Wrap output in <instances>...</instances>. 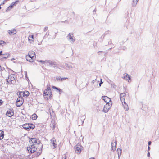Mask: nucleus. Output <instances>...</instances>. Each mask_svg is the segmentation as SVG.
I'll return each mask as SVG.
<instances>
[{"label":"nucleus","instance_id":"19","mask_svg":"<svg viewBox=\"0 0 159 159\" xmlns=\"http://www.w3.org/2000/svg\"><path fill=\"white\" fill-rule=\"evenodd\" d=\"M123 78L125 79L126 80L129 81V80L130 79V78L129 75L126 73L124 74L122 77Z\"/></svg>","mask_w":159,"mask_h":159},{"label":"nucleus","instance_id":"47","mask_svg":"<svg viewBox=\"0 0 159 159\" xmlns=\"http://www.w3.org/2000/svg\"><path fill=\"white\" fill-rule=\"evenodd\" d=\"M150 147L149 146H148V150H149L150 149Z\"/></svg>","mask_w":159,"mask_h":159},{"label":"nucleus","instance_id":"20","mask_svg":"<svg viewBox=\"0 0 159 159\" xmlns=\"http://www.w3.org/2000/svg\"><path fill=\"white\" fill-rule=\"evenodd\" d=\"M6 115L8 116L11 117L14 115V112L12 111H11V110L8 111L6 112Z\"/></svg>","mask_w":159,"mask_h":159},{"label":"nucleus","instance_id":"10","mask_svg":"<svg viewBox=\"0 0 159 159\" xmlns=\"http://www.w3.org/2000/svg\"><path fill=\"white\" fill-rule=\"evenodd\" d=\"M102 98L106 103V104L110 103V102H112L111 101V99L106 96H102Z\"/></svg>","mask_w":159,"mask_h":159},{"label":"nucleus","instance_id":"21","mask_svg":"<svg viewBox=\"0 0 159 159\" xmlns=\"http://www.w3.org/2000/svg\"><path fill=\"white\" fill-rule=\"evenodd\" d=\"M80 119L81 122L80 123V124H83L85 119V116L84 115H82L80 117Z\"/></svg>","mask_w":159,"mask_h":159},{"label":"nucleus","instance_id":"16","mask_svg":"<svg viewBox=\"0 0 159 159\" xmlns=\"http://www.w3.org/2000/svg\"><path fill=\"white\" fill-rule=\"evenodd\" d=\"M22 126L24 129L27 130H29L30 129V125L29 124H25L23 125Z\"/></svg>","mask_w":159,"mask_h":159},{"label":"nucleus","instance_id":"4","mask_svg":"<svg viewBox=\"0 0 159 159\" xmlns=\"http://www.w3.org/2000/svg\"><path fill=\"white\" fill-rule=\"evenodd\" d=\"M112 102L106 104L104 106L103 111L105 113H107L111 108L112 106Z\"/></svg>","mask_w":159,"mask_h":159},{"label":"nucleus","instance_id":"33","mask_svg":"<svg viewBox=\"0 0 159 159\" xmlns=\"http://www.w3.org/2000/svg\"><path fill=\"white\" fill-rule=\"evenodd\" d=\"M30 129H33L34 128L35 126L34 125H33L32 124H30Z\"/></svg>","mask_w":159,"mask_h":159},{"label":"nucleus","instance_id":"34","mask_svg":"<svg viewBox=\"0 0 159 159\" xmlns=\"http://www.w3.org/2000/svg\"><path fill=\"white\" fill-rule=\"evenodd\" d=\"M68 79V78L66 77H62L61 79V80L60 81V82H62L63 81V80H66Z\"/></svg>","mask_w":159,"mask_h":159},{"label":"nucleus","instance_id":"7","mask_svg":"<svg viewBox=\"0 0 159 159\" xmlns=\"http://www.w3.org/2000/svg\"><path fill=\"white\" fill-rule=\"evenodd\" d=\"M68 40L71 43H73L75 41V39L74 38L73 34L71 33H69L67 36Z\"/></svg>","mask_w":159,"mask_h":159},{"label":"nucleus","instance_id":"48","mask_svg":"<svg viewBox=\"0 0 159 159\" xmlns=\"http://www.w3.org/2000/svg\"><path fill=\"white\" fill-rule=\"evenodd\" d=\"M64 157H65V158H64V159H66V156H64Z\"/></svg>","mask_w":159,"mask_h":159},{"label":"nucleus","instance_id":"25","mask_svg":"<svg viewBox=\"0 0 159 159\" xmlns=\"http://www.w3.org/2000/svg\"><path fill=\"white\" fill-rule=\"evenodd\" d=\"M139 0H133V2L132 3V6L134 7L136 6L137 4V2Z\"/></svg>","mask_w":159,"mask_h":159},{"label":"nucleus","instance_id":"44","mask_svg":"<svg viewBox=\"0 0 159 159\" xmlns=\"http://www.w3.org/2000/svg\"><path fill=\"white\" fill-rule=\"evenodd\" d=\"M2 51H1L0 52V55H2Z\"/></svg>","mask_w":159,"mask_h":159},{"label":"nucleus","instance_id":"8","mask_svg":"<svg viewBox=\"0 0 159 159\" xmlns=\"http://www.w3.org/2000/svg\"><path fill=\"white\" fill-rule=\"evenodd\" d=\"M23 98L20 96L16 100V106L17 107H20L23 104Z\"/></svg>","mask_w":159,"mask_h":159},{"label":"nucleus","instance_id":"37","mask_svg":"<svg viewBox=\"0 0 159 159\" xmlns=\"http://www.w3.org/2000/svg\"><path fill=\"white\" fill-rule=\"evenodd\" d=\"M11 8L9 6L7 8L6 10V12H8V11L10 10Z\"/></svg>","mask_w":159,"mask_h":159},{"label":"nucleus","instance_id":"26","mask_svg":"<svg viewBox=\"0 0 159 159\" xmlns=\"http://www.w3.org/2000/svg\"><path fill=\"white\" fill-rule=\"evenodd\" d=\"M117 152L118 153L119 158L120 156L121 155V149L120 148L117 149Z\"/></svg>","mask_w":159,"mask_h":159},{"label":"nucleus","instance_id":"36","mask_svg":"<svg viewBox=\"0 0 159 159\" xmlns=\"http://www.w3.org/2000/svg\"><path fill=\"white\" fill-rule=\"evenodd\" d=\"M5 43V42L3 41H2V40H1L0 41V45H2V44H4Z\"/></svg>","mask_w":159,"mask_h":159},{"label":"nucleus","instance_id":"31","mask_svg":"<svg viewBox=\"0 0 159 159\" xmlns=\"http://www.w3.org/2000/svg\"><path fill=\"white\" fill-rule=\"evenodd\" d=\"M4 134L3 132H1L0 135V140L2 139L3 138Z\"/></svg>","mask_w":159,"mask_h":159},{"label":"nucleus","instance_id":"9","mask_svg":"<svg viewBox=\"0 0 159 159\" xmlns=\"http://www.w3.org/2000/svg\"><path fill=\"white\" fill-rule=\"evenodd\" d=\"M56 139L54 138H52L50 140V142L51 143V146L53 149H54L57 146V144H56Z\"/></svg>","mask_w":159,"mask_h":159},{"label":"nucleus","instance_id":"1","mask_svg":"<svg viewBox=\"0 0 159 159\" xmlns=\"http://www.w3.org/2000/svg\"><path fill=\"white\" fill-rule=\"evenodd\" d=\"M38 61L43 64H46L47 65L51 66H53L54 67H56V63L54 62H52L50 60L42 61L41 60Z\"/></svg>","mask_w":159,"mask_h":159},{"label":"nucleus","instance_id":"12","mask_svg":"<svg viewBox=\"0 0 159 159\" xmlns=\"http://www.w3.org/2000/svg\"><path fill=\"white\" fill-rule=\"evenodd\" d=\"M125 93H122L120 94V98L121 101L122 103L123 102L125 101Z\"/></svg>","mask_w":159,"mask_h":159},{"label":"nucleus","instance_id":"13","mask_svg":"<svg viewBox=\"0 0 159 159\" xmlns=\"http://www.w3.org/2000/svg\"><path fill=\"white\" fill-rule=\"evenodd\" d=\"M34 35H29L28 36V41L30 43L34 42Z\"/></svg>","mask_w":159,"mask_h":159},{"label":"nucleus","instance_id":"39","mask_svg":"<svg viewBox=\"0 0 159 159\" xmlns=\"http://www.w3.org/2000/svg\"><path fill=\"white\" fill-rule=\"evenodd\" d=\"M3 102L2 101V100H0V105H2Z\"/></svg>","mask_w":159,"mask_h":159},{"label":"nucleus","instance_id":"29","mask_svg":"<svg viewBox=\"0 0 159 159\" xmlns=\"http://www.w3.org/2000/svg\"><path fill=\"white\" fill-rule=\"evenodd\" d=\"M61 78L60 76H57L56 77V80L58 82H60Z\"/></svg>","mask_w":159,"mask_h":159},{"label":"nucleus","instance_id":"15","mask_svg":"<svg viewBox=\"0 0 159 159\" xmlns=\"http://www.w3.org/2000/svg\"><path fill=\"white\" fill-rule=\"evenodd\" d=\"M29 93L27 91H26L24 92H20L19 94L20 96V97H21L22 96V95L24 96V95H25L26 96H27L29 95Z\"/></svg>","mask_w":159,"mask_h":159},{"label":"nucleus","instance_id":"27","mask_svg":"<svg viewBox=\"0 0 159 159\" xmlns=\"http://www.w3.org/2000/svg\"><path fill=\"white\" fill-rule=\"evenodd\" d=\"M10 56V55L8 53H6L3 55L2 57L4 58H7Z\"/></svg>","mask_w":159,"mask_h":159},{"label":"nucleus","instance_id":"2","mask_svg":"<svg viewBox=\"0 0 159 159\" xmlns=\"http://www.w3.org/2000/svg\"><path fill=\"white\" fill-rule=\"evenodd\" d=\"M30 144L33 143V145H36L37 144H40L41 147H42V145L40 141L35 138H32L30 139Z\"/></svg>","mask_w":159,"mask_h":159},{"label":"nucleus","instance_id":"32","mask_svg":"<svg viewBox=\"0 0 159 159\" xmlns=\"http://www.w3.org/2000/svg\"><path fill=\"white\" fill-rule=\"evenodd\" d=\"M53 88H54V89H57V90H58L60 92H62V90H61L60 89H59V88H58L55 86H53Z\"/></svg>","mask_w":159,"mask_h":159},{"label":"nucleus","instance_id":"43","mask_svg":"<svg viewBox=\"0 0 159 159\" xmlns=\"http://www.w3.org/2000/svg\"><path fill=\"white\" fill-rule=\"evenodd\" d=\"M102 52V51H99L98 52V55H99V52Z\"/></svg>","mask_w":159,"mask_h":159},{"label":"nucleus","instance_id":"30","mask_svg":"<svg viewBox=\"0 0 159 159\" xmlns=\"http://www.w3.org/2000/svg\"><path fill=\"white\" fill-rule=\"evenodd\" d=\"M18 1H16L15 2H12L11 4V5H10L9 6V7H11V8H12L13 7V6H14V5Z\"/></svg>","mask_w":159,"mask_h":159},{"label":"nucleus","instance_id":"18","mask_svg":"<svg viewBox=\"0 0 159 159\" xmlns=\"http://www.w3.org/2000/svg\"><path fill=\"white\" fill-rule=\"evenodd\" d=\"M26 60L30 62H34V60L33 58L31 57L29 55H26Z\"/></svg>","mask_w":159,"mask_h":159},{"label":"nucleus","instance_id":"23","mask_svg":"<svg viewBox=\"0 0 159 159\" xmlns=\"http://www.w3.org/2000/svg\"><path fill=\"white\" fill-rule=\"evenodd\" d=\"M64 66L67 70H69L70 69L72 68V66L70 64H68L67 63H65Z\"/></svg>","mask_w":159,"mask_h":159},{"label":"nucleus","instance_id":"28","mask_svg":"<svg viewBox=\"0 0 159 159\" xmlns=\"http://www.w3.org/2000/svg\"><path fill=\"white\" fill-rule=\"evenodd\" d=\"M37 117V115L35 114H33L31 116L32 119L33 120H35Z\"/></svg>","mask_w":159,"mask_h":159},{"label":"nucleus","instance_id":"11","mask_svg":"<svg viewBox=\"0 0 159 159\" xmlns=\"http://www.w3.org/2000/svg\"><path fill=\"white\" fill-rule=\"evenodd\" d=\"M15 75H13L11 74L9 75L8 78L7 79V82L8 83L11 82L12 81L15 80Z\"/></svg>","mask_w":159,"mask_h":159},{"label":"nucleus","instance_id":"35","mask_svg":"<svg viewBox=\"0 0 159 159\" xmlns=\"http://www.w3.org/2000/svg\"><path fill=\"white\" fill-rule=\"evenodd\" d=\"M68 79V78L66 77H62L61 79V80L60 81V82H62L63 81V80H66Z\"/></svg>","mask_w":159,"mask_h":159},{"label":"nucleus","instance_id":"14","mask_svg":"<svg viewBox=\"0 0 159 159\" xmlns=\"http://www.w3.org/2000/svg\"><path fill=\"white\" fill-rule=\"evenodd\" d=\"M16 30L15 29H13L12 30H9L8 31V33L9 35H12L15 34H16Z\"/></svg>","mask_w":159,"mask_h":159},{"label":"nucleus","instance_id":"41","mask_svg":"<svg viewBox=\"0 0 159 159\" xmlns=\"http://www.w3.org/2000/svg\"><path fill=\"white\" fill-rule=\"evenodd\" d=\"M25 75L26 77H27V72H25Z\"/></svg>","mask_w":159,"mask_h":159},{"label":"nucleus","instance_id":"42","mask_svg":"<svg viewBox=\"0 0 159 159\" xmlns=\"http://www.w3.org/2000/svg\"><path fill=\"white\" fill-rule=\"evenodd\" d=\"M151 143V141H149L148 142V145H150Z\"/></svg>","mask_w":159,"mask_h":159},{"label":"nucleus","instance_id":"22","mask_svg":"<svg viewBox=\"0 0 159 159\" xmlns=\"http://www.w3.org/2000/svg\"><path fill=\"white\" fill-rule=\"evenodd\" d=\"M122 103L124 109L126 111H128L129 110V107L128 105L124 101L123 102V103Z\"/></svg>","mask_w":159,"mask_h":159},{"label":"nucleus","instance_id":"6","mask_svg":"<svg viewBox=\"0 0 159 159\" xmlns=\"http://www.w3.org/2000/svg\"><path fill=\"white\" fill-rule=\"evenodd\" d=\"M82 148V147L79 143H78L75 147V152L77 153H80Z\"/></svg>","mask_w":159,"mask_h":159},{"label":"nucleus","instance_id":"17","mask_svg":"<svg viewBox=\"0 0 159 159\" xmlns=\"http://www.w3.org/2000/svg\"><path fill=\"white\" fill-rule=\"evenodd\" d=\"M116 140L114 143L113 142L111 143L112 150L115 151L116 150Z\"/></svg>","mask_w":159,"mask_h":159},{"label":"nucleus","instance_id":"40","mask_svg":"<svg viewBox=\"0 0 159 159\" xmlns=\"http://www.w3.org/2000/svg\"><path fill=\"white\" fill-rule=\"evenodd\" d=\"M147 156L148 157H150V153L149 152H148L147 154Z\"/></svg>","mask_w":159,"mask_h":159},{"label":"nucleus","instance_id":"3","mask_svg":"<svg viewBox=\"0 0 159 159\" xmlns=\"http://www.w3.org/2000/svg\"><path fill=\"white\" fill-rule=\"evenodd\" d=\"M36 147V146L32 145L27 147V150L29 152L33 153L36 151V150L37 149Z\"/></svg>","mask_w":159,"mask_h":159},{"label":"nucleus","instance_id":"24","mask_svg":"<svg viewBox=\"0 0 159 159\" xmlns=\"http://www.w3.org/2000/svg\"><path fill=\"white\" fill-rule=\"evenodd\" d=\"M28 55L31 57L33 58L35 55V52L32 51H30L29 52Z\"/></svg>","mask_w":159,"mask_h":159},{"label":"nucleus","instance_id":"45","mask_svg":"<svg viewBox=\"0 0 159 159\" xmlns=\"http://www.w3.org/2000/svg\"><path fill=\"white\" fill-rule=\"evenodd\" d=\"M1 70H2V68H1V66L0 65V71H1Z\"/></svg>","mask_w":159,"mask_h":159},{"label":"nucleus","instance_id":"5","mask_svg":"<svg viewBox=\"0 0 159 159\" xmlns=\"http://www.w3.org/2000/svg\"><path fill=\"white\" fill-rule=\"evenodd\" d=\"M49 97H51L52 94L51 91L49 88H48L44 92L43 96H46Z\"/></svg>","mask_w":159,"mask_h":159},{"label":"nucleus","instance_id":"38","mask_svg":"<svg viewBox=\"0 0 159 159\" xmlns=\"http://www.w3.org/2000/svg\"><path fill=\"white\" fill-rule=\"evenodd\" d=\"M101 81L100 83L99 84V87H100L101 86V84L103 83V82L102 81L101 79Z\"/></svg>","mask_w":159,"mask_h":159},{"label":"nucleus","instance_id":"46","mask_svg":"<svg viewBox=\"0 0 159 159\" xmlns=\"http://www.w3.org/2000/svg\"><path fill=\"white\" fill-rule=\"evenodd\" d=\"M89 159H95V158L94 157H91Z\"/></svg>","mask_w":159,"mask_h":159}]
</instances>
